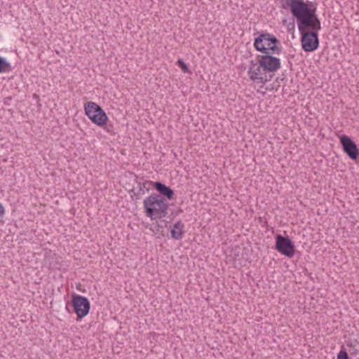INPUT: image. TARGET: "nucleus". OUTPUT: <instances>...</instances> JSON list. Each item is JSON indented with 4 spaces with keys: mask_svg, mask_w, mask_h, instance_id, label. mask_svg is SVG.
Here are the masks:
<instances>
[{
    "mask_svg": "<svg viewBox=\"0 0 359 359\" xmlns=\"http://www.w3.org/2000/svg\"><path fill=\"white\" fill-rule=\"evenodd\" d=\"M286 6L290 7L291 14L296 19L302 49L306 52L316 50L319 46L318 32L321 29L316 8L309 7L304 0H286L283 7Z\"/></svg>",
    "mask_w": 359,
    "mask_h": 359,
    "instance_id": "f257e3e1",
    "label": "nucleus"
},
{
    "mask_svg": "<svg viewBox=\"0 0 359 359\" xmlns=\"http://www.w3.org/2000/svg\"><path fill=\"white\" fill-rule=\"evenodd\" d=\"M144 213L151 219H161L168 215L169 204L157 194H151L143 202Z\"/></svg>",
    "mask_w": 359,
    "mask_h": 359,
    "instance_id": "f03ea898",
    "label": "nucleus"
},
{
    "mask_svg": "<svg viewBox=\"0 0 359 359\" xmlns=\"http://www.w3.org/2000/svg\"><path fill=\"white\" fill-rule=\"evenodd\" d=\"M269 72V55H258L257 63L254 64L248 73L250 79L257 83L264 84L267 81L266 72Z\"/></svg>",
    "mask_w": 359,
    "mask_h": 359,
    "instance_id": "7ed1b4c3",
    "label": "nucleus"
},
{
    "mask_svg": "<svg viewBox=\"0 0 359 359\" xmlns=\"http://www.w3.org/2000/svg\"><path fill=\"white\" fill-rule=\"evenodd\" d=\"M86 115L95 125L103 127L108 121V117L104 111L95 102L89 101L85 103Z\"/></svg>",
    "mask_w": 359,
    "mask_h": 359,
    "instance_id": "20e7f679",
    "label": "nucleus"
},
{
    "mask_svg": "<svg viewBox=\"0 0 359 359\" xmlns=\"http://www.w3.org/2000/svg\"><path fill=\"white\" fill-rule=\"evenodd\" d=\"M275 238L276 244L274 248L281 255L288 258H292L295 252V246L293 242L288 236H283L280 234H276Z\"/></svg>",
    "mask_w": 359,
    "mask_h": 359,
    "instance_id": "39448f33",
    "label": "nucleus"
},
{
    "mask_svg": "<svg viewBox=\"0 0 359 359\" xmlns=\"http://www.w3.org/2000/svg\"><path fill=\"white\" fill-rule=\"evenodd\" d=\"M339 140L346 155L352 160L357 159L359 156V149L352 139L346 135H341L339 136Z\"/></svg>",
    "mask_w": 359,
    "mask_h": 359,
    "instance_id": "423d86ee",
    "label": "nucleus"
},
{
    "mask_svg": "<svg viewBox=\"0 0 359 359\" xmlns=\"http://www.w3.org/2000/svg\"><path fill=\"white\" fill-rule=\"evenodd\" d=\"M72 304L76 314H88L90 304L87 297L79 294H73Z\"/></svg>",
    "mask_w": 359,
    "mask_h": 359,
    "instance_id": "0eeeda50",
    "label": "nucleus"
},
{
    "mask_svg": "<svg viewBox=\"0 0 359 359\" xmlns=\"http://www.w3.org/2000/svg\"><path fill=\"white\" fill-rule=\"evenodd\" d=\"M158 192L157 196H161L163 200H172L174 198V191L161 182L147 181Z\"/></svg>",
    "mask_w": 359,
    "mask_h": 359,
    "instance_id": "6e6552de",
    "label": "nucleus"
},
{
    "mask_svg": "<svg viewBox=\"0 0 359 359\" xmlns=\"http://www.w3.org/2000/svg\"><path fill=\"white\" fill-rule=\"evenodd\" d=\"M184 228L185 225L181 220L175 222L170 231L171 237L175 240H181L185 233Z\"/></svg>",
    "mask_w": 359,
    "mask_h": 359,
    "instance_id": "1a4fd4ad",
    "label": "nucleus"
},
{
    "mask_svg": "<svg viewBox=\"0 0 359 359\" xmlns=\"http://www.w3.org/2000/svg\"><path fill=\"white\" fill-rule=\"evenodd\" d=\"M264 40L269 41V34H262L257 37L255 40V47L257 50L264 53L265 55H269V52H268L269 48H266L264 46L263 44Z\"/></svg>",
    "mask_w": 359,
    "mask_h": 359,
    "instance_id": "9d476101",
    "label": "nucleus"
},
{
    "mask_svg": "<svg viewBox=\"0 0 359 359\" xmlns=\"http://www.w3.org/2000/svg\"><path fill=\"white\" fill-rule=\"evenodd\" d=\"M137 184L139 186V190L137 192H135L134 189H131L129 191L130 194H133V195L131 194L132 198L133 197V196H136V200L139 199L140 196L144 194L145 190L149 191V189L146 188V184H147V182L143 184H142L141 182H137Z\"/></svg>",
    "mask_w": 359,
    "mask_h": 359,
    "instance_id": "9b49d317",
    "label": "nucleus"
},
{
    "mask_svg": "<svg viewBox=\"0 0 359 359\" xmlns=\"http://www.w3.org/2000/svg\"><path fill=\"white\" fill-rule=\"evenodd\" d=\"M11 64L4 58L0 55V73L8 72L11 71Z\"/></svg>",
    "mask_w": 359,
    "mask_h": 359,
    "instance_id": "f8f14e48",
    "label": "nucleus"
},
{
    "mask_svg": "<svg viewBox=\"0 0 359 359\" xmlns=\"http://www.w3.org/2000/svg\"><path fill=\"white\" fill-rule=\"evenodd\" d=\"M280 67V59L271 55V72H275Z\"/></svg>",
    "mask_w": 359,
    "mask_h": 359,
    "instance_id": "ddd939ff",
    "label": "nucleus"
},
{
    "mask_svg": "<svg viewBox=\"0 0 359 359\" xmlns=\"http://www.w3.org/2000/svg\"><path fill=\"white\" fill-rule=\"evenodd\" d=\"M176 65H177V67H179L182 69V71L184 73H190L191 72L188 66L184 63V62L182 59H179L177 61Z\"/></svg>",
    "mask_w": 359,
    "mask_h": 359,
    "instance_id": "4468645a",
    "label": "nucleus"
},
{
    "mask_svg": "<svg viewBox=\"0 0 359 359\" xmlns=\"http://www.w3.org/2000/svg\"><path fill=\"white\" fill-rule=\"evenodd\" d=\"M282 46L280 44L279 45H273L271 46V54H277L279 55L282 52Z\"/></svg>",
    "mask_w": 359,
    "mask_h": 359,
    "instance_id": "2eb2a0df",
    "label": "nucleus"
},
{
    "mask_svg": "<svg viewBox=\"0 0 359 359\" xmlns=\"http://www.w3.org/2000/svg\"><path fill=\"white\" fill-rule=\"evenodd\" d=\"M104 130L109 133H111V134H114L115 132H114V126L113 124L111 123H108L107 121L106 122V124L104 125Z\"/></svg>",
    "mask_w": 359,
    "mask_h": 359,
    "instance_id": "dca6fc26",
    "label": "nucleus"
},
{
    "mask_svg": "<svg viewBox=\"0 0 359 359\" xmlns=\"http://www.w3.org/2000/svg\"><path fill=\"white\" fill-rule=\"evenodd\" d=\"M337 359H349V357L345 351L341 350L337 355Z\"/></svg>",
    "mask_w": 359,
    "mask_h": 359,
    "instance_id": "f3484780",
    "label": "nucleus"
},
{
    "mask_svg": "<svg viewBox=\"0 0 359 359\" xmlns=\"http://www.w3.org/2000/svg\"><path fill=\"white\" fill-rule=\"evenodd\" d=\"M294 28H295V24H294V21L293 20L292 22H289L287 25V29L288 32H294Z\"/></svg>",
    "mask_w": 359,
    "mask_h": 359,
    "instance_id": "a211bd4d",
    "label": "nucleus"
},
{
    "mask_svg": "<svg viewBox=\"0 0 359 359\" xmlns=\"http://www.w3.org/2000/svg\"><path fill=\"white\" fill-rule=\"evenodd\" d=\"M278 43L280 44V42L277 39V38L274 36L271 35V46L277 45Z\"/></svg>",
    "mask_w": 359,
    "mask_h": 359,
    "instance_id": "6ab92c4d",
    "label": "nucleus"
},
{
    "mask_svg": "<svg viewBox=\"0 0 359 359\" xmlns=\"http://www.w3.org/2000/svg\"><path fill=\"white\" fill-rule=\"evenodd\" d=\"M5 214V209L3 205L0 203V222L2 220Z\"/></svg>",
    "mask_w": 359,
    "mask_h": 359,
    "instance_id": "aec40b11",
    "label": "nucleus"
},
{
    "mask_svg": "<svg viewBox=\"0 0 359 359\" xmlns=\"http://www.w3.org/2000/svg\"><path fill=\"white\" fill-rule=\"evenodd\" d=\"M78 318H77V320H81V318H83L85 316H77Z\"/></svg>",
    "mask_w": 359,
    "mask_h": 359,
    "instance_id": "412c9836",
    "label": "nucleus"
},
{
    "mask_svg": "<svg viewBox=\"0 0 359 359\" xmlns=\"http://www.w3.org/2000/svg\"><path fill=\"white\" fill-rule=\"evenodd\" d=\"M286 22H287V20H283V25H285V24H286Z\"/></svg>",
    "mask_w": 359,
    "mask_h": 359,
    "instance_id": "4be33fe9",
    "label": "nucleus"
}]
</instances>
